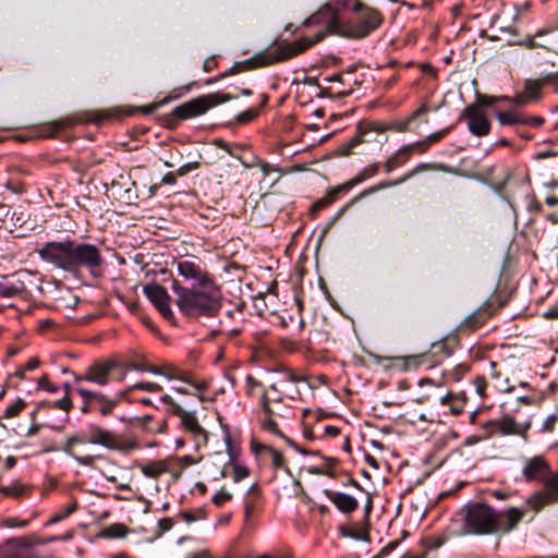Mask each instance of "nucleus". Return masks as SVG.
Wrapping results in <instances>:
<instances>
[{
	"label": "nucleus",
	"mask_w": 558,
	"mask_h": 558,
	"mask_svg": "<svg viewBox=\"0 0 558 558\" xmlns=\"http://www.w3.org/2000/svg\"><path fill=\"white\" fill-rule=\"evenodd\" d=\"M349 191L343 184L337 185L332 189H330L326 196L315 202L311 208V213L315 214L326 207H328L330 204H332L339 195L347 194Z\"/></svg>",
	"instance_id": "nucleus-24"
},
{
	"label": "nucleus",
	"mask_w": 558,
	"mask_h": 558,
	"mask_svg": "<svg viewBox=\"0 0 558 558\" xmlns=\"http://www.w3.org/2000/svg\"><path fill=\"white\" fill-rule=\"evenodd\" d=\"M177 270L184 280L192 282L191 287H184L172 280L171 289L180 312L190 318L216 317L222 307L223 296L210 274L193 259L178 260Z\"/></svg>",
	"instance_id": "nucleus-1"
},
{
	"label": "nucleus",
	"mask_w": 558,
	"mask_h": 558,
	"mask_svg": "<svg viewBox=\"0 0 558 558\" xmlns=\"http://www.w3.org/2000/svg\"><path fill=\"white\" fill-rule=\"evenodd\" d=\"M283 399V391L278 388L277 384H271L267 389H264L259 399V407L264 414L262 421H267L268 418L275 420L274 417L277 415L281 416L282 414L275 405L282 403Z\"/></svg>",
	"instance_id": "nucleus-16"
},
{
	"label": "nucleus",
	"mask_w": 558,
	"mask_h": 558,
	"mask_svg": "<svg viewBox=\"0 0 558 558\" xmlns=\"http://www.w3.org/2000/svg\"><path fill=\"white\" fill-rule=\"evenodd\" d=\"M545 123V119L539 116H527L524 113L523 125L531 126L533 129H538Z\"/></svg>",
	"instance_id": "nucleus-53"
},
{
	"label": "nucleus",
	"mask_w": 558,
	"mask_h": 558,
	"mask_svg": "<svg viewBox=\"0 0 558 558\" xmlns=\"http://www.w3.org/2000/svg\"><path fill=\"white\" fill-rule=\"evenodd\" d=\"M28 525L27 520H20L17 518H12L8 520V526L10 527H25Z\"/></svg>",
	"instance_id": "nucleus-62"
},
{
	"label": "nucleus",
	"mask_w": 558,
	"mask_h": 558,
	"mask_svg": "<svg viewBox=\"0 0 558 558\" xmlns=\"http://www.w3.org/2000/svg\"><path fill=\"white\" fill-rule=\"evenodd\" d=\"M310 473L312 474H315V475H326V476H329V477H335V473L333 471H324V466H314L310 470Z\"/></svg>",
	"instance_id": "nucleus-60"
},
{
	"label": "nucleus",
	"mask_w": 558,
	"mask_h": 558,
	"mask_svg": "<svg viewBox=\"0 0 558 558\" xmlns=\"http://www.w3.org/2000/svg\"><path fill=\"white\" fill-rule=\"evenodd\" d=\"M147 363L145 362H120V368H118L117 381L122 383L126 378L129 371L146 372Z\"/></svg>",
	"instance_id": "nucleus-33"
},
{
	"label": "nucleus",
	"mask_w": 558,
	"mask_h": 558,
	"mask_svg": "<svg viewBox=\"0 0 558 558\" xmlns=\"http://www.w3.org/2000/svg\"><path fill=\"white\" fill-rule=\"evenodd\" d=\"M163 377L168 378L169 380L179 379L183 383L190 384L197 391H203L207 388V385L204 381H192L185 373L173 366L165 367Z\"/></svg>",
	"instance_id": "nucleus-26"
},
{
	"label": "nucleus",
	"mask_w": 558,
	"mask_h": 558,
	"mask_svg": "<svg viewBox=\"0 0 558 558\" xmlns=\"http://www.w3.org/2000/svg\"><path fill=\"white\" fill-rule=\"evenodd\" d=\"M430 108L427 101L421 104L411 114L404 119L395 120L389 122L384 130L392 131L397 133L412 132L417 128V121L421 120L424 123H428V113Z\"/></svg>",
	"instance_id": "nucleus-13"
},
{
	"label": "nucleus",
	"mask_w": 558,
	"mask_h": 558,
	"mask_svg": "<svg viewBox=\"0 0 558 558\" xmlns=\"http://www.w3.org/2000/svg\"><path fill=\"white\" fill-rule=\"evenodd\" d=\"M260 497V488L256 483L252 484L246 493V497L244 500V512L246 519L251 517L258 505V500Z\"/></svg>",
	"instance_id": "nucleus-28"
},
{
	"label": "nucleus",
	"mask_w": 558,
	"mask_h": 558,
	"mask_svg": "<svg viewBox=\"0 0 558 558\" xmlns=\"http://www.w3.org/2000/svg\"><path fill=\"white\" fill-rule=\"evenodd\" d=\"M135 390H142L147 392H160L163 390L162 386L151 381H138L132 385Z\"/></svg>",
	"instance_id": "nucleus-47"
},
{
	"label": "nucleus",
	"mask_w": 558,
	"mask_h": 558,
	"mask_svg": "<svg viewBox=\"0 0 558 558\" xmlns=\"http://www.w3.org/2000/svg\"><path fill=\"white\" fill-rule=\"evenodd\" d=\"M77 500L73 498L68 505L57 510L54 513H58V515L61 518V520L66 519L70 517L73 512L77 509Z\"/></svg>",
	"instance_id": "nucleus-49"
},
{
	"label": "nucleus",
	"mask_w": 558,
	"mask_h": 558,
	"mask_svg": "<svg viewBox=\"0 0 558 558\" xmlns=\"http://www.w3.org/2000/svg\"><path fill=\"white\" fill-rule=\"evenodd\" d=\"M143 292L163 318L168 320L174 318V314L170 307L171 298L163 287L155 282L149 283L144 286Z\"/></svg>",
	"instance_id": "nucleus-14"
},
{
	"label": "nucleus",
	"mask_w": 558,
	"mask_h": 558,
	"mask_svg": "<svg viewBox=\"0 0 558 558\" xmlns=\"http://www.w3.org/2000/svg\"><path fill=\"white\" fill-rule=\"evenodd\" d=\"M39 258L71 275L83 270L92 277L101 276L105 258L100 248L89 242H80L70 236L63 241H49L37 250Z\"/></svg>",
	"instance_id": "nucleus-2"
},
{
	"label": "nucleus",
	"mask_w": 558,
	"mask_h": 558,
	"mask_svg": "<svg viewBox=\"0 0 558 558\" xmlns=\"http://www.w3.org/2000/svg\"><path fill=\"white\" fill-rule=\"evenodd\" d=\"M535 50L536 51L533 54V59L538 65H544L546 63H550V65L553 68L558 69V59H556L555 57H550L549 54L545 53L544 51H542L539 49H535Z\"/></svg>",
	"instance_id": "nucleus-43"
},
{
	"label": "nucleus",
	"mask_w": 558,
	"mask_h": 558,
	"mask_svg": "<svg viewBox=\"0 0 558 558\" xmlns=\"http://www.w3.org/2000/svg\"><path fill=\"white\" fill-rule=\"evenodd\" d=\"M407 147L401 146L395 154H392L385 162L384 168L387 173L392 172L395 169L403 166L410 159Z\"/></svg>",
	"instance_id": "nucleus-27"
},
{
	"label": "nucleus",
	"mask_w": 558,
	"mask_h": 558,
	"mask_svg": "<svg viewBox=\"0 0 558 558\" xmlns=\"http://www.w3.org/2000/svg\"><path fill=\"white\" fill-rule=\"evenodd\" d=\"M258 116H259V109L250 108V109H246V110L240 112L235 117V121L239 124H247V123L252 122L253 120H255Z\"/></svg>",
	"instance_id": "nucleus-44"
},
{
	"label": "nucleus",
	"mask_w": 558,
	"mask_h": 558,
	"mask_svg": "<svg viewBox=\"0 0 558 558\" xmlns=\"http://www.w3.org/2000/svg\"><path fill=\"white\" fill-rule=\"evenodd\" d=\"M521 473L526 483L542 485L526 497L522 507L537 514L545 508L556 505L558 475L543 456L524 458Z\"/></svg>",
	"instance_id": "nucleus-5"
},
{
	"label": "nucleus",
	"mask_w": 558,
	"mask_h": 558,
	"mask_svg": "<svg viewBox=\"0 0 558 558\" xmlns=\"http://www.w3.org/2000/svg\"><path fill=\"white\" fill-rule=\"evenodd\" d=\"M432 169V165L429 163H420L417 165L416 167H414L412 170L408 171L404 175H402L401 178L395 180V181H384V182H380L374 186H371L364 191H362L360 194H357L356 196H354L352 198V202H359L361 201L363 197L372 194V193H375V192H378L383 189H387V187H391V186H396V185H399V184H402L404 183L405 181H408L409 179H411L412 177H414L415 174H417L418 172H422V171H425V170H429Z\"/></svg>",
	"instance_id": "nucleus-20"
},
{
	"label": "nucleus",
	"mask_w": 558,
	"mask_h": 558,
	"mask_svg": "<svg viewBox=\"0 0 558 558\" xmlns=\"http://www.w3.org/2000/svg\"><path fill=\"white\" fill-rule=\"evenodd\" d=\"M283 379L280 380V385L282 386L281 391H283L284 398L289 400H298L300 398V390L295 386L296 383L303 381L304 378L302 376L296 375L291 369L283 371Z\"/></svg>",
	"instance_id": "nucleus-23"
},
{
	"label": "nucleus",
	"mask_w": 558,
	"mask_h": 558,
	"mask_svg": "<svg viewBox=\"0 0 558 558\" xmlns=\"http://www.w3.org/2000/svg\"><path fill=\"white\" fill-rule=\"evenodd\" d=\"M468 120V129L472 135L483 137L489 134L492 123L477 105L466 106L458 121Z\"/></svg>",
	"instance_id": "nucleus-12"
},
{
	"label": "nucleus",
	"mask_w": 558,
	"mask_h": 558,
	"mask_svg": "<svg viewBox=\"0 0 558 558\" xmlns=\"http://www.w3.org/2000/svg\"><path fill=\"white\" fill-rule=\"evenodd\" d=\"M262 425V428L267 432V433H270L272 435H276L280 438H282L284 440V442L291 447L292 449H294L295 451L296 450H300V446L293 440L291 439L290 437L286 436L278 427V424L275 420H270L268 418L267 421H262L260 423Z\"/></svg>",
	"instance_id": "nucleus-29"
},
{
	"label": "nucleus",
	"mask_w": 558,
	"mask_h": 558,
	"mask_svg": "<svg viewBox=\"0 0 558 558\" xmlns=\"http://www.w3.org/2000/svg\"><path fill=\"white\" fill-rule=\"evenodd\" d=\"M233 481L240 482L250 475V469L245 465L233 463Z\"/></svg>",
	"instance_id": "nucleus-51"
},
{
	"label": "nucleus",
	"mask_w": 558,
	"mask_h": 558,
	"mask_svg": "<svg viewBox=\"0 0 558 558\" xmlns=\"http://www.w3.org/2000/svg\"><path fill=\"white\" fill-rule=\"evenodd\" d=\"M530 426L531 422H526L524 426H520L512 416L505 415L500 420L487 421L484 423L483 428L485 429L486 437H490L497 430L501 435L524 436Z\"/></svg>",
	"instance_id": "nucleus-15"
},
{
	"label": "nucleus",
	"mask_w": 558,
	"mask_h": 558,
	"mask_svg": "<svg viewBox=\"0 0 558 558\" xmlns=\"http://www.w3.org/2000/svg\"><path fill=\"white\" fill-rule=\"evenodd\" d=\"M231 498L232 495L229 492L221 489L213 496L211 501L215 506L221 507L227 501L231 500Z\"/></svg>",
	"instance_id": "nucleus-52"
},
{
	"label": "nucleus",
	"mask_w": 558,
	"mask_h": 558,
	"mask_svg": "<svg viewBox=\"0 0 558 558\" xmlns=\"http://www.w3.org/2000/svg\"><path fill=\"white\" fill-rule=\"evenodd\" d=\"M499 101H510L509 96H489L481 93H476V102L478 108L481 107H490Z\"/></svg>",
	"instance_id": "nucleus-38"
},
{
	"label": "nucleus",
	"mask_w": 558,
	"mask_h": 558,
	"mask_svg": "<svg viewBox=\"0 0 558 558\" xmlns=\"http://www.w3.org/2000/svg\"><path fill=\"white\" fill-rule=\"evenodd\" d=\"M527 513L525 507L497 509L484 501H470L461 509V534L472 536L507 535L518 529Z\"/></svg>",
	"instance_id": "nucleus-3"
},
{
	"label": "nucleus",
	"mask_w": 558,
	"mask_h": 558,
	"mask_svg": "<svg viewBox=\"0 0 558 558\" xmlns=\"http://www.w3.org/2000/svg\"><path fill=\"white\" fill-rule=\"evenodd\" d=\"M81 432L87 444L102 446L111 450L122 449L120 438L97 423H87Z\"/></svg>",
	"instance_id": "nucleus-11"
},
{
	"label": "nucleus",
	"mask_w": 558,
	"mask_h": 558,
	"mask_svg": "<svg viewBox=\"0 0 558 558\" xmlns=\"http://www.w3.org/2000/svg\"><path fill=\"white\" fill-rule=\"evenodd\" d=\"M36 389L44 390L50 393H56L59 391L60 386L52 383L48 374H44L38 378Z\"/></svg>",
	"instance_id": "nucleus-41"
},
{
	"label": "nucleus",
	"mask_w": 558,
	"mask_h": 558,
	"mask_svg": "<svg viewBox=\"0 0 558 558\" xmlns=\"http://www.w3.org/2000/svg\"><path fill=\"white\" fill-rule=\"evenodd\" d=\"M197 83L196 82H192V83H189L186 85H182L175 89L172 90V93L168 96H166L165 98H162L161 100L155 102V105L157 106V108L159 109L160 107L173 101V100H177L179 98H181L182 96L189 94L192 88L194 86H196Z\"/></svg>",
	"instance_id": "nucleus-32"
},
{
	"label": "nucleus",
	"mask_w": 558,
	"mask_h": 558,
	"mask_svg": "<svg viewBox=\"0 0 558 558\" xmlns=\"http://www.w3.org/2000/svg\"><path fill=\"white\" fill-rule=\"evenodd\" d=\"M172 526H173V520L171 518H163V519L159 520V527L162 531H169L172 529Z\"/></svg>",
	"instance_id": "nucleus-64"
},
{
	"label": "nucleus",
	"mask_w": 558,
	"mask_h": 558,
	"mask_svg": "<svg viewBox=\"0 0 558 558\" xmlns=\"http://www.w3.org/2000/svg\"><path fill=\"white\" fill-rule=\"evenodd\" d=\"M26 405L27 403L23 399L17 398L14 402L5 407L1 417L7 420L14 418L21 414V412L26 408Z\"/></svg>",
	"instance_id": "nucleus-36"
},
{
	"label": "nucleus",
	"mask_w": 558,
	"mask_h": 558,
	"mask_svg": "<svg viewBox=\"0 0 558 558\" xmlns=\"http://www.w3.org/2000/svg\"><path fill=\"white\" fill-rule=\"evenodd\" d=\"M36 287L35 274L27 269L1 275L0 291L2 299L24 298L29 294V288Z\"/></svg>",
	"instance_id": "nucleus-10"
},
{
	"label": "nucleus",
	"mask_w": 558,
	"mask_h": 558,
	"mask_svg": "<svg viewBox=\"0 0 558 558\" xmlns=\"http://www.w3.org/2000/svg\"><path fill=\"white\" fill-rule=\"evenodd\" d=\"M109 119H110L109 112L104 111V110H96V111L86 113V118L82 119L81 122L100 125Z\"/></svg>",
	"instance_id": "nucleus-39"
},
{
	"label": "nucleus",
	"mask_w": 558,
	"mask_h": 558,
	"mask_svg": "<svg viewBox=\"0 0 558 558\" xmlns=\"http://www.w3.org/2000/svg\"><path fill=\"white\" fill-rule=\"evenodd\" d=\"M158 402L159 403H162L166 408V412L170 415H174L177 417H179L185 410L180 405L178 404L173 399L172 397H170L169 395H163L161 396L159 399H158Z\"/></svg>",
	"instance_id": "nucleus-37"
},
{
	"label": "nucleus",
	"mask_w": 558,
	"mask_h": 558,
	"mask_svg": "<svg viewBox=\"0 0 558 558\" xmlns=\"http://www.w3.org/2000/svg\"><path fill=\"white\" fill-rule=\"evenodd\" d=\"M549 34V29L542 28L536 31L534 34H527L525 37L509 41L510 46H519L530 50L539 49L550 57H555L558 59V53L553 49V47L545 40H541L545 36Z\"/></svg>",
	"instance_id": "nucleus-18"
},
{
	"label": "nucleus",
	"mask_w": 558,
	"mask_h": 558,
	"mask_svg": "<svg viewBox=\"0 0 558 558\" xmlns=\"http://www.w3.org/2000/svg\"><path fill=\"white\" fill-rule=\"evenodd\" d=\"M558 422V414L553 413L548 415L546 418L543 420L538 433L541 434H551L557 425Z\"/></svg>",
	"instance_id": "nucleus-42"
},
{
	"label": "nucleus",
	"mask_w": 558,
	"mask_h": 558,
	"mask_svg": "<svg viewBox=\"0 0 558 558\" xmlns=\"http://www.w3.org/2000/svg\"><path fill=\"white\" fill-rule=\"evenodd\" d=\"M404 147H407V150L411 157L412 154H414V153L424 154L428 149V144L425 140H423V141H416L414 143L407 144V145H404Z\"/></svg>",
	"instance_id": "nucleus-48"
},
{
	"label": "nucleus",
	"mask_w": 558,
	"mask_h": 558,
	"mask_svg": "<svg viewBox=\"0 0 558 558\" xmlns=\"http://www.w3.org/2000/svg\"><path fill=\"white\" fill-rule=\"evenodd\" d=\"M76 384L73 385L65 381L61 385L62 390L64 391V395L61 399L54 400V401H44L39 403V408H49V409H58L61 411H64L65 413H69L73 409V401L71 398V393L75 392L74 387Z\"/></svg>",
	"instance_id": "nucleus-22"
},
{
	"label": "nucleus",
	"mask_w": 558,
	"mask_h": 558,
	"mask_svg": "<svg viewBox=\"0 0 558 558\" xmlns=\"http://www.w3.org/2000/svg\"><path fill=\"white\" fill-rule=\"evenodd\" d=\"M496 118L500 125H523L524 113L518 110L497 111Z\"/></svg>",
	"instance_id": "nucleus-30"
},
{
	"label": "nucleus",
	"mask_w": 558,
	"mask_h": 558,
	"mask_svg": "<svg viewBox=\"0 0 558 558\" xmlns=\"http://www.w3.org/2000/svg\"><path fill=\"white\" fill-rule=\"evenodd\" d=\"M363 135L361 133L355 134L352 136L348 142L343 143L340 146V149L343 155H350L352 154V149L363 143Z\"/></svg>",
	"instance_id": "nucleus-46"
},
{
	"label": "nucleus",
	"mask_w": 558,
	"mask_h": 558,
	"mask_svg": "<svg viewBox=\"0 0 558 558\" xmlns=\"http://www.w3.org/2000/svg\"><path fill=\"white\" fill-rule=\"evenodd\" d=\"M158 121L161 126H163L168 130H175L179 128L180 122L182 120H181V118L174 116V109H173L171 112L158 117Z\"/></svg>",
	"instance_id": "nucleus-40"
},
{
	"label": "nucleus",
	"mask_w": 558,
	"mask_h": 558,
	"mask_svg": "<svg viewBox=\"0 0 558 558\" xmlns=\"http://www.w3.org/2000/svg\"><path fill=\"white\" fill-rule=\"evenodd\" d=\"M217 65L218 62L215 60L214 57H210L204 61L203 70L204 72H211Z\"/></svg>",
	"instance_id": "nucleus-61"
},
{
	"label": "nucleus",
	"mask_w": 558,
	"mask_h": 558,
	"mask_svg": "<svg viewBox=\"0 0 558 558\" xmlns=\"http://www.w3.org/2000/svg\"><path fill=\"white\" fill-rule=\"evenodd\" d=\"M324 33H316L313 38L302 37L292 43L287 40H275L269 47L255 53L253 57L243 61L235 62L230 69L227 70V72L230 76L240 72L267 68L288 61L304 52L313 45L322 41Z\"/></svg>",
	"instance_id": "nucleus-6"
},
{
	"label": "nucleus",
	"mask_w": 558,
	"mask_h": 558,
	"mask_svg": "<svg viewBox=\"0 0 558 558\" xmlns=\"http://www.w3.org/2000/svg\"><path fill=\"white\" fill-rule=\"evenodd\" d=\"M452 129H453V125L444 128L437 132H434V133L427 135L425 141L427 142L428 146L430 144L437 143L440 140H442Z\"/></svg>",
	"instance_id": "nucleus-50"
},
{
	"label": "nucleus",
	"mask_w": 558,
	"mask_h": 558,
	"mask_svg": "<svg viewBox=\"0 0 558 558\" xmlns=\"http://www.w3.org/2000/svg\"><path fill=\"white\" fill-rule=\"evenodd\" d=\"M179 427L194 439L195 447L199 448L207 444V432L201 426L195 411H184L180 416Z\"/></svg>",
	"instance_id": "nucleus-17"
},
{
	"label": "nucleus",
	"mask_w": 558,
	"mask_h": 558,
	"mask_svg": "<svg viewBox=\"0 0 558 558\" xmlns=\"http://www.w3.org/2000/svg\"><path fill=\"white\" fill-rule=\"evenodd\" d=\"M75 393H77L82 400L80 412L82 414H90L98 412L101 417L109 416L113 413L117 408V400L111 399L110 395L105 393L101 390L89 389L83 385L74 387Z\"/></svg>",
	"instance_id": "nucleus-9"
},
{
	"label": "nucleus",
	"mask_w": 558,
	"mask_h": 558,
	"mask_svg": "<svg viewBox=\"0 0 558 558\" xmlns=\"http://www.w3.org/2000/svg\"><path fill=\"white\" fill-rule=\"evenodd\" d=\"M135 389L132 388V385H130L126 388L117 391L113 396H111V399L117 400V407H118L120 404V402L123 400H126L129 398V395Z\"/></svg>",
	"instance_id": "nucleus-54"
},
{
	"label": "nucleus",
	"mask_w": 558,
	"mask_h": 558,
	"mask_svg": "<svg viewBox=\"0 0 558 558\" xmlns=\"http://www.w3.org/2000/svg\"><path fill=\"white\" fill-rule=\"evenodd\" d=\"M490 495L498 500H508L515 495V492H506L502 489H495Z\"/></svg>",
	"instance_id": "nucleus-58"
},
{
	"label": "nucleus",
	"mask_w": 558,
	"mask_h": 558,
	"mask_svg": "<svg viewBox=\"0 0 558 558\" xmlns=\"http://www.w3.org/2000/svg\"><path fill=\"white\" fill-rule=\"evenodd\" d=\"M199 163L197 161L184 163L181 167H179V169L177 170V174L179 177H183L187 174L190 171L197 169Z\"/></svg>",
	"instance_id": "nucleus-57"
},
{
	"label": "nucleus",
	"mask_w": 558,
	"mask_h": 558,
	"mask_svg": "<svg viewBox=\"0 0 558 558\" xmlns=\"http://www.w3.org/2000/svg\"><path fill=\"white\" fill-rule=\"evenodd\" d=\"M82 444H86V442H85V439H84L83 434L81 432L77 435H73V436L69 437L66 439V441L64 442L62 450L66 454L72 456L80 464L87 466V465H90L93 463V457H90V456L75 457L72 453V450H73L74 446L82 445Z\"/></svg>",
	"instance_id": "nucleus-25"
},
{
	"label": "nucleus",
	"mask_w": 558,
	"mask_h": 558,
	"mask_svg": "<svg viewBox=\"0 0 558 558\" xmlns=\"http://www.w3.org/2000/svg\"><path fill=\"white\" fill-rule=\"evenodd\" d=\"M120 361L113 357L94 360L82 373H72L73 383L82 385L88 383L98 387L108 386L112 380L117 381Z\"/></svg>",
	"instance_id": "nucleus-7"
},
{
	"label": "nucleus",
	"mask_w": 558,
	"mask_h": 558,
	"mask_svg": "<svg viewBox=\"0 0 558 558\" xmlns=\"http://www.w3.org/2000/svg\"><path fill=\"white\" fill-rule=\"evenodd\" d=\"M25 538L31 543V550H34L36 546H43L53 542L69 541L72 538V534L68 533L65 535L50 536L47 538L25 536Z\"/></svg>",
	"instance_id": "nucleus-35"
},
{
	"label": "nucleus",
	"mask_w": 558,
	"mask_h": 558,
	"mask_svg": "<svg viewBox=\"0 0 558 558\" xmlns=\"http://www.w3.org/2000/svg\"><path fill=\"white\" fill-rule=\"evenodd\" d=\"M324 494L343 514H351L359 508L357 499L349 494L331 489H325Z\"/></svg>",
	"instance_id": "nucleus-21"
},
{
	"label": "nucleus",
	"mask_w": 558,
	"mask_h": 558,
	"mask_svg": "<svg viewBox=\"0 0 558 558\" xmlns=\"http://www.w3.org/2000/svg\"><path fill=\"white\" fill-rule=\"evenodd\" d=\"M177 175L175 173L173 172H168L166 173L163 177H162V180L161 182L163 184H168V185H174L177 183Z\"/></svg>",
	"instance_id": "nucleus-63"
},
{
	"label": "nucleus",
	"mask_w": 558,
	"mask_h": 558,
	"mask_svg": "<svg viewBox=\"0 0 558 558\" xmlns=\"http://www.w3.org/2000/svg\"><path fill=\"white\" fill-rule=\"evenodd\" d=\"M102 535L109 538H119L125 535V526L123 524H112L102 531Z\"/></svg>",
	"instance_id": "nucleus-45"
},
{
	"label": "nucleus",
	"mask_w": 558,
	"mask_h": 558,
	"mask_svg": "<svg viewBox=\"0 0 558 558\" xmlns=\"http://www.w3.org/2000/svg\"><path fill=\"white\" fill-rule=\"evenodd\" d=\"M245 381H246V393L247 395H252L253 390L255 388H259L263 386V384L259 380H257L255 377H253L252 375H247L245 378Z\"/></svg>",
	"instance_id": "nucleus-56"
},
{
	"label": "nucleus",
	"mask_w": 558,
	"mask_h": 558,
	"mask_svg": "<svg viewBox=\"0 0 558 558\" xmlns=\"http://www.w3.org/2000/svg\"><path fill=\"white\" fill-rule=\"evenodd\" d=\"M378 172V163H372L363 168L354 178L343 183L348 191L353 189L355 185L362 183L368 178L376 175Z\"/></svg>",
	"instance_id": "nucleus-31"
},
{
	"label": "nucleus",
	"mask_w": 558,
	"mask_h": 558,
	"mask_svg": "<svg viewBox=\"0 0 558 558\" xmlns=\"http://www.w3.org/2000/svg\"><path fill=\"white\" fill-rule=\"evenodd\" d=\"M236 99L235 95L229 93H209L201 95L189 101L174 107V116L182 121L205 114L208 110L227 101Z\"/></svg>",
	"instance_id": "nucleus-8"
},
{
	"label": "nucleus",
	"mask_w": 558,
	"mask_h": 558,
	"mask_svg": "<svg viewBox=\"0 0 558 558\" xmlns=\"http://www.w3.org/2000/svg\"><path fill=\"white\" fill-rule=\"evenodd\" d=\"M353 12L356 13L355 17L350 20L347 24H342L337 12L330 5H323L317 12L308 16L303 26L322 25L324 29L317 33H324L323 39L327 34H339L345 37L361 39L368 36L377 29L381 23L383 17L379 11L364 7L360 1H355Z\"/></svg>",
	"instance_id": "nucleus-4"
},
{
	"label": "nucleus",
	"mask_w": 558,
	"mask_h": 558,
	"mask_svg": "<svg viewBox=\"0 0 558 558\" xmlns=\"http://www.w3.org/2000/svg\"><path fill=\"white\" fill-rule=\"evenodd\" d=\"M166 472H168V464L166 461L149 462L142 466V473L150 478H158Z\"/></svg>",
	"instance_id": "nucleus-34"
},
{
	"label": "nucleus",
	"mask_w": 558,
	"mask_h": 558,
	"mask_svg": "<svg viewBox=\"0 0 558 558\" xmlns=\"http://www.w3.org/2000/svg\"><path fill=\"white\" fill-rule=\"evenodd\" d=\"M251 449L256 456L267 457L274 469L283 470L289 476H292V473L286 463L283 454L272 446L252 440Z\"/></svg>",
	"instance_id": "nucleus-19"
},
{
	"label": "nucleus",
	"mask_w": 558,
	"mask_h": 558,
	"mask_svg": "<svg viewBox=\"0 0 558 558\" xmlns=\"http://www.w3.org/2000/svg\"><path fill=\"white\" fill-rule=\"evenodd\" d=\"M531 100L525 96L524 93H522L521 95H517L515 97L511 98L510 97V101L511 104H515L518 106H524L526 104H529Z\"/></svg>",
	"instance_id": "nucleus-59"
},
{
	"label": "nucleus",
	"mask_w": 558,
	"mask_h": 558,
	"mask_svg": "<svg viewBox=\"0 0 558 558\" xmlns=\"http://www.w3.org/2000/svg\"><path fill=\"white\" fill-rule=\"evenodd\" d=\"M486 380L484 377H476L473 381V387L475 392L481 397H485V390H486Z\"/></svg>",
	"instance_id": "nucleus-55"
}]
</instances>
